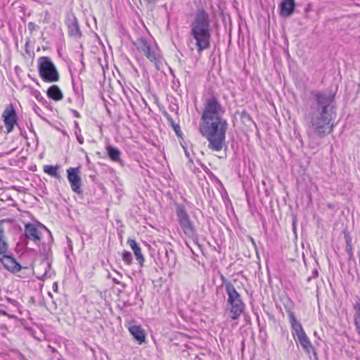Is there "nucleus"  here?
<instances>
[{"label":"nucleus","instance_id":"1","mask_svg":"<svg viewBox=\"0 0 360 360\" xmlns=\"http://www.w3.org/2000/svg\"><path fill=\"white\" fill-rule=\"evenodd\" d=\"M312 95L315 103L311 107L307 134L322 139L333 130V121L336 115L334 96L320 91H314Z\"/></svg>","mask_w":360,"mask_h":360},{"label":"nucleus","instance_id":"2","mask_svg":"<svg viewBox=\"0 0 360 360\" xmlns=\"http://www.w3.org/2000/svg\"><path fill=\"white\" fill-rule=\"evenodd\" d=\"M211 30L210 14L204 9H198L191 23V34L195 40L199 53L210 46Z\"/></svg>","mask_w":360,"mask_h":360},{"label":"nucleus","instance_id":"3","mask_svg":"<svg viewBox=\"0 0 360 360\" xmlns=\"http://www.w3.org/2000/svg\"><path fill=\"white\" fill-rule=\"evenodd\" d=\"M200 131L209 141L208 147L214 151H220L225 146L228 123L224 118L202 120Z\"/></svg>","mask_w":360,"mask_h":360},{"label":"nucleus","instance_id":"4","mask_svg":"<svg viewBox=\"0 0 360 360\" xmlns=\"http://www.w3.org/2000/svg\"><path fill=\"white\" fill-rule=\"evenodd\" d=\"M290 323L292 328V334L297 338L302 349L307 354L312 352L314 360H318L317 354L311 345L309 338L307 336L301 323L297 321L292 312L289 313Z\"/></svg>","mask_w":360,"mask_h":360},{"label":"nucleus","instance_id":"5","mask_svg":"<svg viewBox=\"0 0 360 360\" xmlns=\"http://www.w3.org/2000/svg\"><path fill=\"white\" fill-rule=\"evenodd\" d=\"M225 288L228 295L227 302L231 306V318L233 320H236L243 313L245 304L241 300L240 294L230 281H225Z\"/></svg>","mask_w":360,"mask_h":360},{"label":"nucleus","instance_id":"6","mask_svg":"<svg viewBox=\"0 0 360 360\" xmlns=\"http://www.w3.org/2000/svg\"><path fill=\"white\" fill-rule=\"evenodd\" d=\"M38 70L41 78L45 82H56L59 80V73L48 57L43 56L38 59Z\"/></svg>","mask_w":360,"mask_h":360},{"label":"nucleus","instance_id":"7","mask_svg":"<svg viewBox=\"0 0 360 360\" xmlns=\"http://www.w3.org/2000/svg\"><path fill=\"white\" fill-rule=\"evenodd\" d=\"M225 110L217 98L212 96L207 98L204 103V109L201 115L202 120L223 118Z\"/></svg>","mask_w":360,"mask_h":360},{"label":"nucleus","instance_id":"8","mask_svg":"<svg viewBox=\"0 0 360 360\" xmlns=\"http://www.w3.org/2000/svg\"><path fill=\"white\" fill-rule=\"evenodd\" d=\"M176 213L177 220L184 234L188 237L193 238L196 236L195 226L188 214L184 205H177Z\"/></svg>","mask_w":360,"mask_h":360},{"label":"nucleus","instance_id":"9","mask_svg":"<svg viewBox=\"0 0 360 360\" xmlns=\"http://www.w3.org/2000/svg\"><path fill=\"white\" fill-rule=\"evenodd\" d=\"M136 46L137 49L143 53L150 62L157 64L159 61V55L154 49H152L146 40L143 38L137 39Z\"/></svg>","mask_w":360,"mask_h":360},{"label":"nucleus","instance_id":"10","mask_svg":"<svg viewBox=\"0 0 360 360\" xmlns=\"http://www.w3.org/2000/svg\"><path fill=\"white\" fill-rule=\"evenodd\" d=\"M68 179L70 182L71 189L77 194L82 193V179L79 176L80 170L78 167H70L67 169Z\"/></svg>","mask_w":360,"mask_h":360},{"label":"nucleus","instance_id":"11","mask_svg":"<svg viewBox=\"0 0 360 360\" xmlns=\"http://www.w3.org/2000/svg\"><path fill=\"white\" fill-rule=\"evenodd\" d=\"M2 117L7 133H10L13 129L15 124H17V115L12 105H10L4 110Z\"/></svg>","mask_w":360,"mask_h":360},{"label":"nucleus","instance_id":"12","mask_svg":"<svg viewBox=\"0 0 360 360\" xmlns=\"http://www.w3.org/2000/svg\"><path fill=\"white\" fill-rule=\"evenodd\" d=\"M0 262L5 269L13 273L18 272L22 269V266L17 262L15 258L12 257L9 251L0 256Z\"/></svg>","mask_w":360,"mask_h":360},{"label":"nucleus","instance_id":"13","mask_svg":"<svg viewBox=\"0 0 360 360\" xmlns=\"http://www.w3.org/2000/svg\"><path fill=\"white\" fill-rule=\"evenodd\" d=\"M50 248L46 252L45 259L38 265L35 269V272L37 275V277L39 279L44 280L46 277H47L49 271L50 269L51 264L49 262V252H50Z\"/></svg>","mask_w":360,"mask_h":360},{"label":"nucleus","instance_id":"14","mask_svg":"<svg viewBox=\"0 0 360 360\" xmlns=\"http://www.w3.org/2000/svg\"><path fill=\"white\" fill-rule=\"evenodd\" d=\"M25 236L33 240L36 244H38L41 240V232L32 224H27L25 226Z\"/></svg>","mask_w":360,"mask_h":360},{"label":"nucleus","instance_id":"15","mask_svg":"<svg viewBox=\"0 0 360 360\" xmlns=\"http://www.w3.org/2000/svg\"><path fill=\"white\" fill-rule=\"evenodd\" d=\"M4 220L0 221V256L9 251L8 243L5 236Z\"/></svg>","mask_w":360,"mask_h":360},{"label":"nucleus","instance_id":"16","mask_svg":"<svg viewBox=\"0 0 360 360\" xmlns=\"http://www.w3.org/2000/svg\"><path fill=\"white\" fill-rule=\"evenodd\" d=\"M127 243L129 245L131 248L133 250L134 255L140 264L141 266H143V262L145 261L144 257L141 252V250L140 247L138 245L137 243L135 240L133 239H128Z\"/></svg>","mask_w":360,"mask_h":360},{"label":"nucleus","instance_id":"17","mask_svg":"<svg viewBox=\"0 0 360 360\" xmlns=\"http://www.w3.org/2000/svg\"><path fill=\"white\" fill-rule=\"evenodd\" d=\"M281 14L283 17L290 16L294 11L295 9V1L294 0H284L281 4Z\"/></svg>","mask_w":360,"mask_h":360},{"label":"nucleus","instance_id":"18","mask_svg":"<svg viewBox=\"0 0 360 360\" xmlns=\"http://www.w3.org/2000/svg\"><path fill=\"white\" fill-rule=\"evenodd\" d=\"M129 330L134 338L136 340L139 344H141L145 341V333L140 326L136 325L131 326L129 328Z\"/></svg>","mask_w":360,"mask_h":360},{"label":"nucleus","instance_id":"19","mask_svg":"<svg viewBox=\"0 0 360 360\" xmlns=\"http://www.w3.org/2000/svg\"><path fill=\"white\" fill-rule=\"evenodd\" d=\"M47 96L54 100V101H60L63 98V95L60 89L58 86L53 85L49 87L47 90Z\"/></svg>","mask_w":360,"mask_h":360},{"label":"nucleus","instance_id":"20","mask_svg":"<svg viewBox=\"0 0 360 360\" xmlns=\"http://www.w3.org/2000/svg\"><path fill=\"white\" fill-rule=\"evenodd\" d=\"M106 150L108 155L112 161L118 162L120 160L121 153L118 148L112 146H108L106 147Z\"/></svg>","mask_w":360,"mask_h":360},{"label":"nucleus","instance_id":"21","mask_svg":"<svg viewBox=\"0 0 360 360\" xmlns=\"http://www.w3.org/2000/svg\"><path fill=\"white\" fill-rule=\"evenodd\" d=\"M60 166H52V165H45L44 167V172L49 175L53 176L58 179H60V174L59 172Z\"/></svg>","mask_w":360,"mask_h":360},{"label":"nucleus","instance_id":"22","mask_svg":"<svg viewBox=\"0 0 360 360\" xmlns=\"http://www.w3.org/2000/svg\"><path fill=\"white\" fill-rule=\"evenodd\" d=\"M68 32L70 36L77 38L81 36L79 25L76 20L68 25Z\"/></svg>","mask_w":360,"mask_h":360},{"label":"nucleus","instance_id":"23","mask_svg":"<svg viewBox=\"0 0 360 360\" xmlns=\"http://www.w3.org/2000/svg\"><path fill=\"white\" fill-rule=\"evenodd\" d=\"M122 259L123 261L127 264L130 265L132 262V256L131 254L128 251H124L122 253Z\"/></svg>","mask_w":360,"mask_h":360},{"label":"nucleus","instance_id":"24","mask_svg":"<svg viewBox=\"0 0 360 360\" xmlns=\"http://www.w3.org/2000/svg\"><path fill=\"white\" fill-rule=\"evenodd\" d=\"M38 28V26L35 25L34 22H30L28 23V29L30 32H33Z\"/></svg>","mask_w":360,"mask_h":360},{"label":"nucleus","instance_id":"25","mask_svg":"<svg viewBox=\"0 0 360 360\" xmlns=\"http://www.w3.org/2000/svg\"><path fill=\"white\" fill-rule=\"evenodd\" d=\"M75 135H76V137H77V141H78L80 144L84 143V138L82 137V136L80 134H78L77 131L75 132Z\"/></svg>","mask_w":360,"mask_h":360},{"label":"nucleus","instance_id":"26","mask_svg":"<svg viewBox=\"0 0 360 360\" xmlns=\"http://www.w3.org/2000/svg\"><path fill=\"white\" fill-rule=\"evenodd\" d=\"M8 302L9 303H11L12 305H13V306H15L16 307H18V302L16 300H13V299H11V298H8Z\"/></svg>","mask_w":360,"mask_h":360},{"label":"nucleus","instance_id":"27","mask_svg":"<svg viewBox=\"0 0 360 360\" xmlns=\"http://www.w3.org/2000/svg\"><path fill=\"white\" fill-rule=\"evenodd\" d=\"M173 128L176 132V134L179 136V132L180 131V127L178 124H173Z\"/></svg>","mask_w":360,"mask_h":360},{"label":"nucleus","instance_id":"28","mask_svg":"<svg viewBox=\"0 0 360 360\" xmlns=\"http://www.w3.org/2000/svg\"><path fill=\"white\" fill-rule=\"evenodd\" d=\"M112 281H113V282H114L115 283L120 284V285H122V286L123 288H125V284L122 283H121V282H120L117 278H112Z\"/></svg>","mask_w":360,"mask_h":360},{"label":"nucleus","instance_id":"29","mask_svg":"<svg viewBox=\"0 0 360 360\" xmlns=\"http://www.w3.org/2000/svg\"><path fill=\"white\" fill-rule=\"evenodd\" d=\"M0 314L1 315H7V313L4 309L0 307Z\"/></svg>","mask_w":360,"mask_h":360},{"label":"nucleus","instance_id":"30","mask_svg":"<svg viewBox=\"0 0 360 360\" xmlns=\"http://www.w3.org/2000/svg\"><path fill=\"white\" fill-rule=\"evenodd\" d=\"M347 251H349V252H351V251H352V247H351V245H349L348 243H347Z\"/></svg>","mask_w":360,"mask_h":360},{"label":"nucleus","instance_id":"31","mask_svg":"<svg viewBox=\"0 0 360 360\" xmlns=\"http://www.w3.org/2000/svg\"><path fill=\"white\" fill-rule=\"evenodd\" d=\"M75 127H76L79 131H80V129H79V124H78L77 122H76V121L75 122Z\"/></svg>","mask_w":360,"mask_h":360},{"label":"nucleus","instance_id":"32","mask_svg":"<svg viewBox=\"0 0 360 360\" xmlns=\"http://www.w3.org/2000/svg\"><path fill=\"white\" fill-rule=\"evenodd\" d=\"M221 280H222V281H223L224 284L225 285V281H227V279H226V278H225V277H224V276H221Z\"/></svg>","mask_w":360,"mask_h":360},{"label":"nucleus","instance_id":"33","mask_svg":"<svg viewBox=\"0 0 360 360\" xmlns=\"http://www.w3.org/2000/svg\"><path fill=\"white\" fill-rule=\"evenodd\" d=\"M74 115H75L76 117H79V112H78L77 111H74Z\"/></svg>","mask_w":360,"mask_h":360},{"label":"nucleus","instance_id":"34","mask_svg":"<svg viewBox=\"0 0 360 360\" xmlns=\"http://www.w3.org/2000/svg\"><path fill=\"white\" fill-rule=\"evenodd\" d=\"M116 272H117V274H118V276H119L120 278H122V274H120V272H118V271H116Z\"/></svg>","mask_w":360,"mask_h":360},{"label":"nucleus","instance_id":"35","mask_svg":"<svg viewBox=\"0 0 360 360\" xmlns=\"http://www.w3.org/2000/svg\"><path fill=\"white\" fill-rule=\"evenodd\" d=\"M58 288L57 283H54V284H53V288Z\"/></svg>","mask_w":360,"mask_h":360},{"label":"nucleus","instance_id":"36","mask_svg":"<svg viewBox=\"0 0 360 360\" xmlns=\"http://www.w3.org/2000/svg\"><path fill=\"white\" fill-rule=\"evenodd\" d=\"M41 226H42V228L46 229V227L44 225L41 224Z\"/></svg>","mask_w":360,"mask_h":360}]
</instances>
